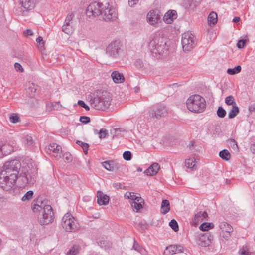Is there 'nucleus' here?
Here are the masks:
<instances>
[{"label": "nucleus", "mask_w": 255, "mask_h": 255, "mask_svg": "<svg viewBox=\"0 0 255 255\" xmlns=\"http://www.w3.org/2000/svg\"><path fill=\"white\" fill-rule=\"evenodd\" d=\"M0 147L2 149L4 155H8L13 151V145H10L8 143H0Z\"/></svg>", "instance_id": "5701e85b"}, {"label": "nucleus", "mask_w": 255, "mask_h": 255, "mask_svg": "<svg viewBox=\"0 0 255 255\" xmlns=\"http://www.w3.org/2000/svg\"><path fill=\"white\" fill-rule=\"evenodd\" d=\"M195 160V159L193 160V159L190 158L186 160L185 161V166L187 168H190L193 170L196 169L195 164L194 163Z\"/></svg>", "instance_id": "c9c22d12"}, {"label": "nucleus", "mask_w": 255, "mask_h": 255, "mask_svg": "<svg viewBox=\"0 0 255 255\" xmlns=\"http://www.w3.org/2000/svg\"><path fill=\"white\" fill-rule=\"evenodd\" d=\"M249 110L251 112L255 111V104H251L249 107Z\"/></svg>", "instance_id": "69168bd1"}, {"label": "nucleus", "mask_w": 255, "mask_h": 255, "mask_svg": "<svg viewBox=\"0 0 255 255\" xmlns=\"http://www.w3.org/2000/svg\"><path fill=\"white\" fill-rule=\"evenodd\" d=\"M80 247L78 245H74L67 252L66 255H76L79 253Z\"/></svg>", "instance_id": "473e14b6"}, {"label": "nucleus", "mask_w": 255, "mask_h": 255, "mask_svg": "<svg viewBox=\"0 0 255 255\" xmlns=\"http://www.w3.org/2000/svg\"><path fill=\"white\" fill-rule=\"evenodd\" d=\"M51 110H59L61 109L62 105L60 103V102H57L55 103H52L51 104Z\"/></svg>", "instance_id": "603ef678"}, {"label": "nucleus", "mask_w": 255, "mask_h": 255, "mask_svg": "<svg viewBox=\"0 0 255 255\" xmlns=\"http://www.w3.org/2000/svg\"><path fill=\"white\" fill-rule=\"evenodd\" d=\"M220 157L225 161L229 160L231 158V154L227 149H223L219 152Z\"/></svg>", "instance_id": "c85d7f7f"}, {"label": "nucleus", "mask_w": 255, "mask_h": 255, "mask_svg": "<svg viewBox=\"0 0 255 255\" xmlns=\"http://www.w3.org/2000/svg\"><path fill=\"white\" fill-rule=\"evenodd\" d=\"M233 232H221L220 233V236L224 239L225 240L228 241L230 239L231 235V233Z\"/></svg>", "instance_id": "49530a36"}, {"label": "nucleus", "mask_w": 255, "mask_h": 255, "mask_svg": "<svg viewBox=\"0 0 255 255\" xmlns=\"http://www.w3.org/2000/svg\"><path fill=\"white\" fill-rule=\"evenodd\" d=\"M61 158L67 161V162H69L72 161V156L71 154L69 152H66L65 153H61Z\"/></svg>", "instance_id": "de8ad7c7"}, {"label": "nucleus", "mask_w": 255, "mask_h": 255, "mask_svg": "<svg viewBox=\"0 0 255 255\" xmlns=\"http://www.w3.org/2000/svg\"><path fill=\"white\" fill-rule=\"evenodd\" d=\"M160 169V165L157 163H154L147 169L144 173L147 176H154L156 175Z\"/></svg>", "instance_id": "f3484780"}, {"label": "nucleus", "mask_w": 255, "mask_h": 255, "mask_svg": "<svg viewBox=\"0 0 255 255\" xmlns=\"http://www.w3.org/2000/svg\"><path fill=\"white\" fill-rule=\"evenodd\" d=\"M122 52V50L119 41L112 42L106 48V53L113 58H117Z\"/></svg>", "instance_id": "1a4fd4ad"}, {"label": "nucleus", "mask_w": 255, "mask_h": 255, "mask_svg": "<svg viewBox=\"0 0 255 255\" xmlns=\"http://www.w3.org/2000/svg\"><path fill=\"white\" fill-rule=\"evenodd\" d=\"M139 224H140L141 228L142 229L145 230V229H147L148 225L146 223H140Z\"/></svg>", "instance_id": "774afa93"}, {"label": "nucleus", "mask_w": 255, "mask_h": 255, "mask_svg": "<svg viewBox=\"0 0 255 255\" xmlns=\"http://www.w3.org/2000/svg\"><path fill=\"white\" fill-rule=\"evenodd\" d=\"M37 0H20V3L25 10L30 11L34 9Z\"/></svg>", "instance_id": "2eb2a0df"}, {"label": "nucleus", "mask_w": 255, "mask_h": 255, "mask_svg": "<svg viewBox=\"0 0 255 255\" xmlns=\"http://www.w3.org/2000/svg\"><path fill=\"white\" fill-rule=\"evenodd\" d=\"M37 86V85H35V84H34L33 83H32L31 85L29 86V87H28L27 92L29 93V94L30 97H32L34 96V95H35L34 94L37 90V88H36Z\"/></svg>", "instance_id": "ea45409f"}, {"label": "nucleus", "mask_w": 255, "mask_h": 255, "mask_svg": "<svg viewBox=\"0 0 255 255\" xmlns=\"http://www.w3.org/2000/svg\"><path fill=\"white\" fill-rule=\"evenodd\" d=\"M86 14L89 17L101 16L105 21H113L117 18L115 9L109 7L106 0L101 2L98 0L91 3L87 8Z\"/></svg>", "instance_id": "f03ea898"}, {"label": "nucleus", "mask_w": 255, "mask_h": 255, "mask_svg": "<svg viewBox=\"0 0 255 255\" xmlns=\"http://www.w3.org/2000/svg\"><path fill=\"white\" fill-rule=\"evenodd\" d=\"M33 191L30 190L27 192L24 195L22 198V200L23 201H29L31 200L33 196Z\"/></svg>", "instance_id": "37998d69"}, {"label": "nucleus", "mask_w": 255, "mask_h": 255, "mask_svg": "<svg viewBox=\"0 0 255 255\" xmlns=\"http://www.w3.org/2000/svg\"><path fill=\"white\" fill-rule=\"evenodd\" d=\"M213 240V236L210 233H206L199 237L198 244L203 247H207L210 245Z\"/></svg>", "instance_id": "f8f14e48"}, {"label": "nucleus", "mask_w": 255, "mask_h": 255, "mask_svg": "<svg viewBox=\"0 0 255 255\" xmlns=\"http://www.w3.org/2000/svg\"><path fill=\"white\" fill-rule=\"evenodd\" d=\"M246 40L243 39L239 40L237 44V46L239 49H242L244 47Z\"/></svg>", "instance_id": "5fc2aeb1"}, {"label": "nucleus", "mask_w": 255, "mask_h": 255, "mask_svg": "<svg viewBox=\"0 0 255 255\" xmlns=\"http://www.w3.org/2000/svg\"><path fill=\"white\" fill-rule=\"evenodd\" d=\"M32 210L34 212L42 210V214L38 217V221L40 225H47L52 222L54 213L50 205L45 204L43 201H37V203L33 205Z\"/></svg>", "instance_id": "20e7f679"}, {"label": "nucleus", "mask_w": 255, "mask_h": 255, "mask_svg": "<svg viewBox=\"0 0 255 255\" xmlns=\"http://www.w3.org/2000/svg\"><path fill=\"white\" fill-rule=\"evenodd\" d=\"M105 169L110 171H114L118 169L117 165L113 161H106L102 163Z\"/></svg>", "instance_id": "aec40b11"}, {"label": "nucleus", "mask_w": 255, "mask_h": 255, "mask_svg": "<svg viewBox=\"0 0 255 255\" xmlns=\"http://www.w3.org/2000/svg\"><path fill=\"white\" fill-rule=\"evenodd\" d=\"M162 15L159 10L157 9L150 11L147 15V20L151 25H156L159 21H161Z\"/></svg>", "instance_id": "9b49d317"}, {"label": "nucleus", "mask_w": 255, "mask_h": 255, "mask_svg": "<svg viewBox=\"0 0 255 255\" xmlns=\"http://www.w3.org/2000/svg\"><path fill=\"white\" fill-rule=\"evenodd\" d=\"M135 66L138 68H141L143 67V62L141 59H137L135 61Z\"/></svg>", "instance_id": "4d7b16f0"}, {"label": "nucleus", "mask_w": 255, "mask_h": 255, "mask_svg": "<svg viewBox=\"0 0 255 255\" xmlns=\"http://www.w3.org/2000/svg\"><path fill=\"white\" fill-rule=\"evenodd\" d=\"M239 254L241 255H253V253L249 251L247 246H243L239 250Z\"/></svg>", "instance_id": "f704fd0d"}, {"label": "nucleus", "mask_w": 255, "mask_h": 255, "mask_svg": "<svg viewBox=\"0 0 255 255\" xmlns=\"http://www.w3.org/2000/svg\"><path fill=\"white\" fill-rule=\"evenodd\" d=\"M79 120L82 123L86 124L90 122V118L89 117L83 116L80 117Z\"/></svg>", "instance_id": "864d4df0"}, {"label": "nucleus", "mask_w": 255, "mask_h": 255, "mask_svg": "<svg viewBox=\"0 0 255 255\" xmlns=\"http://www.w3.org/2000/svg\"><path fill=\"white\" fill-rule=\"evenodd\" d=\"M177 12L175 10H169L165 14L163 20L166 23H171L173 20L177 18Z\"/></svg>", "instance_id": "dca6fc26"}, {"label": "nucleus", "mask_w": 255, "mask_h": 255, "mask_svg": "<svg viewBox=\"0 0 255 255\" xmlns=\"http://www.w3.org/2000/svg\"><path fill=\"white\" fill-rule=\"evenodd\" d=\"M209 24L211 25H214L217 22V14L215 12H210L208 17Z\"/></svg>", "instance_id": "bb28decb"}, {"label": "nucleus", "mask_w": 255, "mask_h": 255, "mask_svg": "<svg viewBox=\"0 0 255 255\" xmlns=\"http://www.w3.org/2000/svg\"><path fill=\"white\" fill-rule=\"evenodd\" d=\"M99 137L100 139L105 138L108 135V131L106 129L102 128L98 132Z\"/></svg>", "instance_id": "8fccbe9b"}, {"label": "nucleus", "mask_w": 255, "mask_h": 255, "mask_svg": "<svg viewBox=\"0 0 255 255\" xmlns=\"http://www.w3.org/2000/svg\"><path fill=\"white\" fill-rule=\"evenodd\" d=\"M62 226L66 232H75L77 229L75 219L70 213H66L62 220Z\"/></svg>", "instance_id": "6e6552de"}, {"label": "nucleus", "mask_w": 255, "mask_h": 255, "mask_svg": "<svg viewBox=\"0 0 255 255\" xmlns=\"http://www.w3.org/2000/svg\"><path fill=\"white\" fill-rule=\"evenodd\" d=\"M139 0H128V4L130 7L134 6L137 3Z\"/></svg>", "instance_id": "e2e57ef3"}, {"label": "nucleus", "mask_w": 255, "mask_h": 255, "mask_svg": "<svg viewBox=\"0 0 255 255\" xmlns=\"http://www.w3.org/2000/svg\"><path fill=\"white\" fill-rule=\"evenodd\" d=\"M132 249L136 250V251L140 253L142 255H145L146 253V250L141 247L134 239V244L132 247Z\"/></svg>", "instance_id": "cd10ccee"}, {"label": "nucleus", "mask_w": 255, "mask_h": 255, "mask_svg": "<svg viewBox=\"0 0 255 255\" xmlns=\"http://www.w3.org/2000/svg\"><path fill=\"white\" fill-rule=\"evenodd\" d=\"M225 102L228 106L232 105L233 106L237 105L234 97L232 95L227 96L225 98Z\"/></svg>", "instance_id": "58836bf2"}, {"label": "nucleus", "mask_w": 255, "mask_h": 255, "mask_svg": "<svg viewBox=\"0 0 255 255\" xmlns=\"http://www.w3.org/2000/svg\"><path fill=\"white\" fill-rule=\"evenodd\" d=\"M115 130L116 131V133L117 134H119L121 132H124L126 131V130L122 128H117L115 129Z\"/></svg>", "instance_id": "338daca9"}, {"label": "nucleus", "mask_w": 255, "mask_h": 255, "mask_svg": "<svg viewBox=\"0 0 255 255\" xmlns=\"http://www.w3.org/2000/svg\"><path fill=\"white\" fill-rule=\"evenodd\" d=\"M181 43L184 51H191L196 45L195 36L188 31L182 34Z\"/></svg>", "instance_id": "0eeeda50"}, {"label": "nucleus", "mask_w": 255, "mask_h": 255, "mask_svg": "<svg viewBox=\"0 0 255 255\" xmlns=\"http://www.w3.org/2000/svg\"><path fill=\"white\" fill-rule=\"evenodd\" d=\"M36 41L39 43V46H40L41 48L44 46V42L42 37L39 36L36 38Z\"/></svg>", "instance_id": "052dcab7"}, {"label": "nucleus", "mask_w": 255, "mask_h": 255, "mask_svg": "<svg viewBox=\"0 0 255 255\" xmlns=\"http://www.w3.org/2000/svg\"><path fill=\"white\" fill-rule=\"evenodd\" d=\"M11 123H16L19 121V117L16 114H12L9 117Z\"/></svg>", "instance_id": "3c124183"}, {"label": "nucleus", "mask_w": 255, "mask_h": 255, "mask_svg": "<svg viewBox=\"0 0 255 255\" xmlns=\"http://www.w3.org/2000/svg\"><path fill=\"white\" fill-rule=\"evenodd\" d=\"M184 248L181 245H170L166 248L165 254L166 255H172L175 254L184 252Z\"/></svg>", "instance_id": "ddd939ff"}, {"label": "nucleus", "mask_w": 255, "mask_h": 255, "mask_svg": "<svg viewBox=\"0 0 255 255\" xmlns=\"http://www.w3.org/2000/svg\"><path fill=\"white\" fill-rule=\"evenodd\" d=\"M45 150L47 153L51 154L57 160L61 158L62 148L56 143H52L46 147Z\"/></svg>", "instance_id": "9d476101"}, {"label": "nucleus", "mask_w": 255, "mask_h": 255, "mask_svg": "<svg viewBox=\"0 0 255 255\" xmlns=\"http://www.w3.org/2000/svg\"><path fill=\"white\" fill-rule=\"evenodd\" d=\"M214 224L212 223L204 222L201 224L199 227V229L203 231H207L213 228Z\"/></svg>", "instance_id": "c756f323"}, {"label": "nucleus", "mask_w": 255, "mask_h": 255, "mask_svg": "<svg viewBox=\"0 0 255 255\" xmlns=\"http://www.w3.org/2000/svg\"><path fill=\"white\" fill-rule=\"evenodd\" d=\"M144 203V200L142 198L141 200H139V201H133L131 203V206L136 209L137 212L140 209L143 208V205Z\"/></svg>", "instance_id": "2f4dec72"}, {"label": "nucleus", "mask_w": 255, "mask_h": 255, "mask_svg": "<svg viewBox=\"0 0 255 255\" xmlns=\"http://www.w3.org/2000/svg\"><path fill=\"white\" fill-rule=\"evenodd\" d=\"M242 68L241 66L238 65L233 68H228L227 69V73L230 75H235L241 72Z\"/></svg>", "instance_id": "72a5a7b5"}, {"label": "nucleus", "mask_w": 255, "mask_h": 255, "mask_svg": "<svg viewBox=\"0 0 255 255\" xmlns=\"http://www.w3.org/2000/svg\"><path fill=\"white\" fill-rule=\"evenodd\" d=\"M123 158L125 160H126L127 161H129L131 159L132 153L130 151H126L123 153Z\"/></svg>", "instance_id": "09e8293b"}, {"label": "nucleus", "mask_w": 255, "mask_h": 255, "mask_svg": "<svg viewBox=\"0 0 255 255\" xmlns=\"http://www.w3.org/2000/svg\"><path fill=\"white\" fill-rule=\"evenodd\" d=\"M217 115L220 118H224L226 115V111L222 106H219L217 110Z\"/></svg>", "instance_id": "c03bdc74"}, {"label": "nucleus", "mask_w": 255, "mask_h": 255, "mask_svg": "<svg viewBox=\"0 0 255 255\" xmlns=\"http://www.w3.org/2000/svg\"><path fill=\"white\" fill-rule=\"evenodd\" d=\"M229 146L233 149L235 151H238L239 150L237 143L233 139H229L227 141Z\"/></svg>", "instance_id": "a19ab883"}, {"label": "nucleus", "mask_w": 255, "mask_h": 255, "mask_svg": "<svg viewBox=\"0 0 255 255\" xmlns=\"http://www.w3.org/2000/svg\"><path fill=\"white\" fill-rule=\"evenodd\" d=\"M219 228L221 232H233V228L231 225L226 222H222L219 224Z\"/></svg>", "instance_id": "393cba45"}, {"label": "nucleus", "mask_w": 255, "mask_h": 255, "mask_svg": "<svg viewBox=\"0 0 255 255\" xmlns=\"http://www.w3.org/2000/svg\"><path fill=\"white\" fill-rule=\"evenodd\" d=\"M25 175L27 183L30 184H34L36 178V173L34 172L30 173L27 171L26 173H25Z\"/></svg>", "instance_id": "b1692460"}, {"label": "nucleus", "mask_w": 255, "mask_h": 255, "mask_svg": "<svg viewBox=\"0 0 255 255\" xmlns=\"http://www.w3.org/2000/svg\"><path fill=\"white\" fill-rule=\"evenodd\" d=\"M24 142L25 144H27L28 146H33L34 144V140L31 136L27 135L24 137Z\"/></svg>", "instance_id": "79ce46f5"}, {"label": "nucleus", "mask_w": 255, "mask_h": 255, "mask_svg": "<svg viewBox=\"0 0 255 255\" xmlns=\"http://www.w3.org/2000/svg\"><path fill=\"white\" fill-rule=\"evenodd\" d=\"M170 210V202L167 199H164L162 200L161 203V206L160 208V212L162 214L165 215Z\"/></svg>", "instance_id": "412c9836"}, {"label": "nucleus", "mask_w": 255, "mask_h": 255, "mask_svg": "<svg viewBox=\"0 0 255 255\" xmlns=\"http://www.w3.org/2000/svg\"><path fill=\"white\" fill-rule=\"evenodd\" d=\"M70 25H67L65 23L64 25L62 26V31L66 33V34H69L71 32V29L68 27Z\"/></svg>", "instance_id": "bf43d9fd"}, {"label": "nucleus", "mask_w": 255, "mask_h": 255, "mask_svg": "<svg viewBox=\"0 0 255 255\" xmlns=\"http://www.w3.org/2000/svg\"><path fill=\"white\" fill-rule=\"evenodd\" d=\"M169 225L174 231L177 232L179 230L178 224L175 219H172Z\"/></svg>", "instance_id": "a18cd8bd"}, {"label": "nucleus", "mask_w": 255, "mask_h": 255, "mask_svg": "<svg viewBox=\"0 0 255 255\" xmlns=\"http://www.w3.org/2000/svg\"><path fill=\"white\" fill-rule=\"evenodd\" d=\"M76 143L82 148L84 153L85 154H87L89 147V144L87 143L83 142L82 141H81L80 140H77Z\"/></svg>", "instance_id": "4c0bfd02"}, {"label": "nucleus", "mask_w": 255, "mask_h": 255, "mask_svg": "<svg viewBox=\"0 0 255 255\" xmlns=\"http://www.w3.org/2000/svg\"><path fill=\"white\" fill-rule=\"evenodd\" d=\"M148 48L155 57L163 55L168 50L167 40L163 37L155 35L148 43Z\"/></svg>", "instance_id": "39448f33"}, {"label": "nucleus", "mask_w": 255, "mask_h": 255, "mask_svg": "<svg viewBox=\"0 0 255 255\" xmlns=\"http://www.w3.org/2000/svg\"><path fill=\"white\" fill-rule=\"evenodd\" d=\"M78 104L80 107L84 108L86 111H89L90 110L89 107L82 100H79L78 101Z\"/></svg>", "instance_id": "6e6d98bb"}, {"label": "nucleus", "mask_w": 255, "mask_h": 255, "mask_svg": "<svg viewBox=\"0 0 255 255\" xmlns=\"http://www.w3.org/2000/svg\"><path fill=\"white\" fill-rule=\"evenodd\" d=\"M73 17H74V15L72 13L68 15L66 18L65 20V23L67 25H70V22L73 19Z\"/></svg>", "instance_id": "13d9d810"}, {"label": "nucleus", "mask_w": 255, "mask_h": 255, "mask_svg": "<svg viewBox=\"0 0 255 255\" xmlns=\"http://www.w3.org/2000/svg\"><path fill=\"white\" fill-rule=\"evenodd\" d=\"M167 114V110L164 106L159 107L154 113H152V117H155L157 119H160L162 117L165 116Z\"/></svg>", "instance_id": "a211bd4d"}, {"label": "nucleus", "mask_w": 255, "mask_h": 255, "mask_svg": "<svg viewBox=\"0 0 255 255\" xmlns=\"http://www.w3.org/2000/svg\"><path fill=\"white\" fill-rule=\"evenodd\" d=\"M97 202L100 205H106L109 203L110 198L102 191H98L97 193Z\"/></svg>", "instance_id": "4468645a"}, {"label": "nucleus", "mask_w": 255, "mask_h": 255, "mask_svg": "<svg viewBox=\"0 0 255 255\" xmlns=\"http://www.w3.org/2000/svg\"><path fill=\"white\" fill-rule=\"evenodd\" d=\"M112 97L110 93L104 90H97L90 96L92 107L97 110L104 111L111 105Z\"/></svg>", "instance_id": "7ed1b4c3"}, {"label": "nucleus", "mask_w": 255, "mask_h": 255, "mask_svg": "<svg viewBox=\"0 0 255 255\" xmlns=\"http://www.w3.org/2000/svg\"><path fill=\"white\" fill-rule=\"evenodd\" d=\"M24 34L25 36H31L33 35V32L31 29H27L24 31Z\"/></svg>", "instance_id": "0e129e2a"}, {"label": "nucleus", "mask_w": 255, "mask_h": 255, "mask_svg": "<svg viewBox=\"0 0 255 255\" xmlns=\"http://www.w3.org/2000/svg\"><path fill=\"white\" fill-rule=\"evenodd\" d=\"M125 197L127 199H131L133 201H139V200H142V198L140 196H136L134 195V193L131 192H127L125 194Z\"/></svg>", "instance_id": "7c9ffc66"}, {"label": "nucleus", "mask_w": 255, "mask_h": 255, "mask_svg": "<svg viewBox=\"0 0 255 255\" xmlns=\"http://www.w3.org/2000/svg\"><path fill=\"white\" fill-rule=\"evenodd\" d=\"M111 77L113 81L116 83H121L124 82L125 78L123 74L115 71L111 74Z\"/></svg>", "instance_id": "6ab92c4d"}, {"label": "nucleus", "mask_w": 255, "mask_h": 255, "mask_svg": "<svg viewBox=\"0 0 255 255\" xmlns=\"http://www.w3.org/2000/svg\"><path fill=\"white\" fill-rule=\"evenodd\" d=\"M21 163L18 160L14 159L6 162L0 171V186L4 190H11L17 179Z\"/></svg>", "instance_id": "f257e3e1"}, {"label": "nucleus", "mask_w": 255, "mask_h": 255, "mask_svg": "<svg viewBox=\"0 0 255 255\" xmlns=\"http://www.w3.org/2000/svg\"><path fill=\"white\" fill-rule=\"evenodd\" d=\"M97 243L101 248H103L105 249L109 248L111 245L110 242L104 240H100L97 242Z\"/></svg>", "instance_id": "e433bc0d"}, {"label": "nucleus", "mask_w": 255, "mask_h": 255, "mask_svg": "<svg viewBox=\"0 0 255 255\" xmlns=\"http://www.w3.org/2000/svg\"><path fill=\"white\" fill-rule=\"evenodd\" d=\"M240 112V109L237 105H233L229 112L228 118L229 119L234 118Z\"/></svg>", "instance_id": "a878e982"}, {"label": "nucleus", "mask_w": 255, "mask_h": 255, "mask_svg": "<svg viewBox=\"0 0 255 255\" xmlns=\"http://www.w3.org/2000/svg\"><path fill=\"white\" fill-rule=\"evenodd\" d=\"M188 109L192 112L201 113L204 111L206 102L205 99L199 95L190 96L186 101Z\"/></svg>", "instance_id": "423d86ee"}, {"label": "nucleus", "mask_w": 255, "mask_h": 255, "mask_svg": "<svg viewBox=\"0 0 255 255\" xmlns=\"http://www.w3.org/2000/svg\"><path fill=\"white\" fill-rule=\"evenodd\" d=\"M14 67H15V70L17 71H23V68L21 66V65L18 63H15L14 64Z\"/></svg>", "instance_id": "680f3d73"}, {"label": "nucleus", "mask_w": 255, "mask_h": 255, "mask_svg": "<svg viewBox=\"0 0 255 255\" xmlns=\"http://www.w3.org/2000/svg\"><path fill=\"white\" fill-rule=\"evenodd\" d=\"M208 217V214L206 211H200L198 212L194 216V221L196 223L202 222L204 219Z\"/></svg>", "instance_id": "4be33fe9"}]
</instances>
